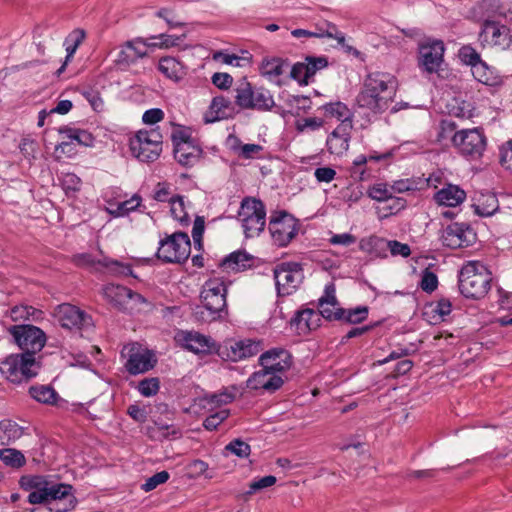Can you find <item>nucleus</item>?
Here are the masks:
<instances>
[{
    "instance_id": "obj_1",
    "label": "nucleus",
    "mask_w": 512,
    "mask_h": 512,
    "mask_svg": "<svg viewBox=\"0 0 512 512\" xmlns=\"http://www.w3.org/2000/svg\"><path fill=\"white\" fill-rule=\"evenodd\" d=\"M21 487L31 490L28 495L30 504H48V512H69L77 504L70 484L60 483L47 476H25L20 480Z\"/></svg>"
},
{
    "instance_id": "obj_2",
    "label": "nucleus",
    "mask_w": 512,
    "mask_h": 512,
    "mask_svg": "<svg viewBox=\"0 0 512 512\" xmlns=\"http://www.w3.org/2000/svg\"><path fill=\"white\" fill-rule=\"evenodd\" d=\"M396 94V82L392 76L385 73H371L363 83L356 101L359 107L373 113L386 111Z\"/></svg>"
},
{
    "instance_id": "obj_3",
    "label": "nucleus",
    "mask_w": 512,
    "mask_h": 512,
    "mask_svg": "<svg viewBox=\"0 0 512 512\" xmlns=\"http://www.w3.org/2000/svg\"><path fill=\"white\" fill-rule=\"evenodd\" d=\"M227 289L220 278L208 279L201 290L202 307H197L193 313L195 319L202 322H211L219 317L226 307Z\"/></svg>"
},
{
    "instance_id": "obj_4",
    "label": "nucleus",
    "mask_w": 512,
    "mask_h": 512,
    "mask_svg": "<svg viewBox=\"0 0 512 512\" xmlns=\"http://www.w3.org/2000/svg\"><path fill=\"white\" fill-rule=\"evenodd\" d=\"M491 273L479 261H469L460 270L459 290L466 298H483L491 288Z\"/></svg>"
},
{
    "instance_id": "obj_5",
    "label": "nucleus",
    "mask_w": 512,
    "mask_h": 512,
    "mask_svg": "<svg viewBox=\"0 0 512 512\" xmlns=\"http://www.w3.org/2000/svg\"><path fill=\"white\" fill-rule=\"evenodd\" d=\"M39 364L28 353L10 354L0 362V373L12 383L27 382L38 374Z\"/></svg>"
},
{
    "instance_id": "obj_6",
    "label": "nucleus",
    "mask_w": 512,
    "mask_h": 512,
    "mask_svg": "<svg viewBox=\"0 0 512 512\" xmlns=\"http://www.w3.org/2000/svg\"><path fill=\"white\" fill-rule=\"evenodd\" d=\"M191 251V242L185 232H175L160 240L156 256L164 263H183Z\"/></svg>"
},
{
    "instance_id": "obj_7",
    "label": "nucleus",
    "mask_w": 512,
    "mask_h": 512,
    "mask_svg": "<svg viewBox=\"0 0 512 512\" xmlns=\"http://www.w3.org/2000/svg\"><path fill=\"white\" fill-rule=\"evenodd\" d=\"M238 217L246 237L258 236L266 223L265 205L261 200L247 197L241 202Z\"/></svg>"
},
{
    "instance_id": "obj_8",
    "label": "nucleus",
    "mask_w": 512,
    "mask_h": 512,
    "mask_svg": "<svg viewBox=\"0 0 512 512\" xmlns=\"http://www.w3.org/2000/svg\"><path fill=\"white\" fill-rule=\"evenodd\" d=\"M8 333L12 336L14 343L23 351L32 357L40 352L46 344V334L42 329L31 324L13 325L8 328Z\"/></svg>"
},
{
    "instance_id": "obj_9",
    "label": "nucleus",
    "mask_w": 512,
    "mask_h": 512,
    "mask_svg": "<svg viewBox=\"0 0 512 512\" xmlns=\"http://www.w3.org/2000/svg\"><path fill=\"white\" fill-rule=\"evenodd\" d=\"M299 228V221L286 211L275 212L270 217L269 231L280 247L287 246L297 236Z\"/></svg>"
},
{
    "instance_id": "obj_10",
    "label": "nucleus",
    "mask_w": 512,
    "mask_h": 512,
    "mask_svg": "<svg viewBox=\"0 0 512 512\" xmlns=\"http://www.w3.org/2000/svg\"><path fill=\"white\" fill-rule=\"evenodd\" d=\"M479 39L484 47L507 50L512 45V31L500 21L488 18L482 23Z\"/></svg>"
},
{
    "instance_id": "obj_11",
    "label": "nucleus",
    "mask_w": 512,
    "mask_h": 512,
    "mask_svg": "<svg viewBox=\"0 0 512 512\" xmlns=\"http://www.w3.org/2000/svg\"><path fill=\"white\" fill-rule=\"evenodd\" d=\"M451 139L459 153L464 156L480 157L486 148V137L480 128L457 131Z\"/></svg>"
},
{
    "instance_id": "obj_12",
    "label": "nucleus",
    "mask_w": 512,
    "mask_h": 512,
    "mask_svg": "<svg viewBox=\"0 0 512 512\" xmlns=\"http://www.w3.org/2000/svg\"><path fill=\"white\" fill-rule=\"evenodd\" d=\"M303 278V269L299 263H282L274 269V279L279 296L291 295L302 283Z\"/></svg>"
},
{
    "instance_id": "obj_13",
    "label": "nucleus",
    "mask_w": 512,
    "mask_h": 512,
    "mask_svg": "<svg viewBox=\"0 0 512 512\" xmlns=\"http://www.w3.org/2000/svg\"><path fill=\"white\" fill-rule=\"evenodd\" d=\"M121 355L126 358L124 366L130 375L145 373L156 364L154 354L137 343L124 346Z\"/></svg>"
},
{
    "instance_id": "obj_14",
    "label": "nucleus",
    "mask_w": 512,
    "mask_h": 512,
    "mask_svg": "<svg viewBox=\"0 0 512 512\" xmlns=\"http://www.w3.org/2000/svg\"><path fill=\"white\" fill-rule=\"evenodd\" d=\"M262 348L261 341L244 339L219 346L217 354L224 360L237 362L257 355Z\"/></svg>"
},
{
    "instance_id": "obj_15",
    "label": "nucleus",
    "mask_w": 512,
    "mask_h": 512,
    "mask_svg": "<svg viewBox=\"0 0 512 512\" xmlns=\"http://www.w3.org/2000/svg\"><path fill=\"white\" fill-rule=\"evenodd\" d=\"M156 43H149L147 39L137 37L126 41L119 51L115 63L122 69H127L137 63L139 59L148 57L147 47H156Z\"/></svg>"
},
{
    "instance_id": "obj_16",
    "label": "nucleus",
    "mask_w": 512,
    "mask_h": 512,
    "mask_svg": "<svg viewBox=\"0 0 512 512\" xmlns=\"http://www.w3.org/2000/svg\"><path fill=\"white\" fill-rule=\"evenodd\" d=\"M175 340L186 350L195 354L217 353L218 345L210 337L196 331H180Z\"/></svg>"
},
{
    "instance_id": "obj_17",
    "label": "nucleus",
    "mask_w": 512,
    "mask_h": 512,
    "mask_svg": "<svg viewBox=\"0 0 512 512\" xmlns=\"http://www.w3.org/2000/svg\"><path fill=\"white\" fill-rule=\"evenodd\" d=\"M475 233L469 225L454 222L449 224L441 235L444 246L457 249L470 246L475 241Z\"/></svg>"
},
{
    "instance_id": "obj_18",
    "label": "nucleus",
    "mask_w": 512,
    "mask_h": 512,
    "mask_svg": "<svg viewBox=\"0 0 512 512\" xmlns=\"http://www.w3.org/2000/svg\"><path fill=\"white\" fill-rule=\"evenodd\" d=\"M57 317L61 326L67 329L80 330L91 323V317L86 312L68 303L58 306Z\"/></svg>"
},
{
    "instance_id": "obj_19",
    "label": "nucleus",
    "mask_w": 512,
    "mask_h": 512,
    "mask_svg": "<svg viewBox=\"0 0 512 512\" xmlns=\"http://www.w3.org/2000/svg\"><path fill=\"white\" fill-rule=\"evenodd\" d=\"M260 365L274 375L287 371L292 365L290 353L283 348H273L259 358Z\"/></svg>"
},
{
    "instance_id": "obj_20",
    "label": "nucleus",
    "mask_w": 512,
    "mask_h": 512,
    "mask_svg": "<svg viewBox=\"0 0 512 512\" xmlns=\"http://www.w3.org/2000/svg\"><path fill=\"white\" fill-rule=\"evenodd\" d=\"M104 298L118 310H126L129 300L144 301V298L131 289L116 284H107L102 288Z\"/></svg>"
},
{
    "instance_id": "obj_21",
    "label": "nucleus",
    "mask_w": 512,
    "mask_h": 512,
    "mask_svg": "<svg viewBox=\"0 0 512 512\" xmlns=\"http://www.w3.org/2000/svg\"><path fill=\"white\" fill-rule=\"evenodd\" d=\"M444 50L442 41L422 44L419 49V65L428 73L436 72L443 61Z\"/></svg>"
},
{
    "instance_id": "obj_22",
    "label": "nucleus",
    "mask_w": 512,
    "mask_h": 512,
    "mask_svg": "<svg viewBox=\"0 0 512 512\" xmlns=\"http://www.w3.org/2000/svg\"><path fill=\"white\" fill-rule=\"evenodd\" d=\"M353 124H339L328 136L326 145L331 154L343 155L349 148Z\"/></svg>"
},
{
    "instance_id": "obj_23",
    "label": "nucleus",
    "mask_w": 512,
    "mask_h": 512,
    "mask_svg": "<svg viewBox=\"0 0 512 512\" xmlns=\"http://www.w3.org/2000/svg\"><path fill=\"white\" fill-rule=\"evenodd\" d=\"M174 157L179 164L182 166H193L196 164L202 154L200 147L194 145L188 138H181V141H177L174 136Z\"/></svg>"
},
{
    "instance_id": "obj_24",
    "label": "nucleus",
    "mask_w": 512,
    "mask_h": 512,
    "mask_svg": "<svg viewBox=\"0 0 512 512\" xmlns=\"http://www.w3.org/2000/svg\"><path fill=\"white\" fill-rule=\"evenodd\" d=\"M284 384L280 375H274L262 368L254 372L247 380V387L252 390L263 389L268 392H275Z\"/></svg>"
},
{
    "instance_id": "obj_25",
    "label": "nucleus",
    "mask_w": 512,
    "mask_h": 512,
    "mask_svg": "<svg viewBox=\"0 0 512 512\" xmlns=\"http://www.w3.org/2000/svg\"><path fill=\"white\" fill-rule=\"evenodd\" d=\"M235 114L234 103L224 96H215L205 113L204 119L206 123H213L219 120L228 119Z\"/></svg>"
},
{
    "instance_id": "obj_26",
    "label": "nucleus",
    "mask_w": 512,
    "mask_h": 512,
    "mask_svg": "<svg viewBox=\"0 0 512 512\" xmlns=\"http://www.w3.org/2000/svg\"><path fill=\"white\" fill-rule=\"evenodd\" d=\"M130 149L133 155L142 162H153L157 160L162 151V147H158V144H154L148 141V139H139L137 138V134L130 142Z\"/></svg>"
},
{
    "instance_id": "obj_27",
    "label": "nucleus",
    "mask_w": 512,
    "mask_h": 512,
    "mask_svg": "<svg viewBox=\"0 0 512 512\" xmlns=\"http://www.w3.org/2000/svg\"><path fill=\"white\" fill-rule=\"evenodd\" d=\"M319 321V314L313 309L306 308L296 312L290 320V325L295 327L298 334H307L319 326Z\"/></svg>"
},
{
    "instance_id": "obj_28",
    "label": "nucleus",
    "mask_w": 512,
    "mask_h": 512,
    "mask_svg": "<svg viewBox=\"0 0 512 512\" xmlns=\"http://www.w3.org/2000/svg\"><path fill=\"white\" fill-rule=\"evenodd\" d=\"M434 198L440 205L455 207L465 200L466 193L459 186L449 184L436 192Z\"/></svg>"
},
{
    "instance_id": "obj_29",
    "label": "nucleus",
    "mask_w": 512,
    "mask_h": 512,
    "mask_svg": "<svg viewBox=\"0 0 512 512\" xmlns=\"http://www.w3.org/2000/svg\"><path fill=\"white\" fill-rule=\"evenodd\" d=\"M24 428L10 419L0 421V445L8 446L20 439Z\"/></svg>"
},
{
    "instance_id": "obj_30",
    "label": "nucleus",
    "mask_w": 512,
    "mask_h": 512,
    "mask_svg": "<svg viewBox=\"0 0 512 512\" xmlns=\"http://www.w3.org/2000/svg\"><path fill=\"white\" fill-rule=\"evenodd\" d=\"M10 318L14 322H37L43 319V311L29 305H16L10 309Z\"/></svg>"
},
{
    "instance_id": "obj_31",
    "label": "nucleus",
    "mask_w": 512,
    "mask_h": 512,
    "mask_svg": "<svg viewBox=\"0 0 512 512\" xmlns=\"http://www.w3.org/2000/svg\"><path fill=\"white\" fill-rule=\"evenodd\" d=\"M251 94H243L242 95V103L245 101V105L248 107H251V110H257V111H269L275 104L273 96L271 93L264 89V88H257L256 92V100L255 102H250L246 99H248L247 96H250Z\"/></svg>"
},
{
    "instance_id": "obj_32",
    "label": "nucleus",
    "mask_w": 512,
    "mask_h": 512,
    "mask_svg": "<svg viewBox=\"0 0 512 512\" xmlns=\"http://www.w3.org/2000/svg\"><path fill=\"white\" fill-rule=\"evenodd\" d=\"M322 109L325 112V116L328 118H336L341 121L340 124L346 122L352 124L353 114L350 109L342 102H334L325 104Z\"/></svg>"
},
{
    "instance_id": "obj_33",
    "label": "nucleus",
    "mask_w": 512,
    "mask_h": 512,
    "mask_svg": "<svg viewBox=\"0 0 512 512\" xmlns=\"http://www.w3.org/2000/svg\"><path fill=\"white\" fill-rule=\"evenodd\" d=\"M252 259L253 258L244 251H235L225 257L221 261L220 266L240 271L250 267Z\"/></svg>"
},
{
    "instance_id": "obj_34",
    "label": "nucleus",
    "mask_w": 512,
    "mask_h": 512,
    "mask_svg": "<svg viewBox=\"0 0 512 512\" xmlns=\"http://www.w3.org/2000/svg\"><path fill=\"white\" fill-rule=\"evenodd\" d=\"M288 66L289 63L281 58H265L260 66V71L263 76L273 79L281 76Z\"/></svg>"
},
{
    "instance_id": "obj_35",
    "label": "nucleus",
    "mask_w": 512,
    "mask_h": 512,
    "mask_svg": "<svg viewBox=\"0 0 512 512\" xmlns=\"http://www.w3.org/2000/svg\"><path fill=\"white\" fill-rule=\"evenodd\" d=\"M475 213L482 217L493 215L499 208L498 199L494 194L482 195L478 203L473 205Z\"/></svg>"
},
{
    "instance_id": "obj_36",
    "label": "nucleus",
    "mask_w": 512,
    "mask_h": 512,
    "mask_svg": "<svg viewBox=\"0 0 512 512\" xmlns=\"http://www.w3.org/2000/svg\"><path fill=\"white\" fill-rule=\"evenodd\" d=\"M158 69L166 77L178 80L181 78L182 65L173 57H163L160 59Z\"/></svg>"
},
{
    "instance_id": "obj_37",
    "label": "nucleus",
    "mask_w": 512,
    "mask_h": 512,
    "mask_svg": "<svg viewBox=\"0 0 512 512\" xmlns=\"http://www.w3.org/2000/svg\"><path fill=\"white\" fill-rule=\"evenodd\" d=\"M367 163L368 158L365 155H359L355 158L350 168V175L354 180L365 181L372 176L371 170L366 167Z\"/></svg>"
},
{
    "instance_id": "obj_38",
    "label": "nucleus",
    "mask_w": 512,
    "mask_h": 512,
    "mask_svg": "<svg viewBox=\"0 0 512 512\" xmlns=\"http://www.w3.org/2000/svg\"><path fill=\"white\" fill-rule=\"evenodd\" d=\"M0 460L12 468H20L26 463L22 452L14 448L0 449Z\"/></svg>"
},
{
    "instance_id": "obj_39",
    "label": "nucleus",
    "mask_w": 512,
    "mask_h": 512,
    "mask_svg": "<svg viewBox=\"0 0 512 512\" xmlns=\"http://www.w3.org/2000/svg\"><path fill=\"white\" fill-rule=\"evenodd\" d=\"M59 132L62 134H66V136L71 139L77 141L80 145L83 146H91L94 141V137L91 133L86 130L74 129L70 127H61Z\"/></svg>"
},
{
    "instance_id": "obj_40",
    "label": "nucleus",
    "mask_w": 512,
    "mask_h": 512,
    "mask_svg": "<svg viewBox=\"0 0 512 512\" xmlns=\"http://www.w3.org/2000/svg\"><path fill=\"white\" fill-rule=\"evenodd\" d=\"M235 104L240 107L241 109H250L251 110V107H248L245 105V102L242 103V95L243 94H251L250 96H247L248 97V101L250 102H255L256 100V92H257V88H253L252 85L247 82L246 80H243L242 82L239 83V85L237 86V88L235 89Z\"/></svg>"
},
{
    "instance_id": "obj_41",
    "label": "nucleus",
    "mask_w": 512,
    "mask_h": 512,
    "mask_svg": "<svg viewBox=\"0 0 512 512\" xmlns=\"http://www.w3.org/2000/svg\"><path fill=\"white\" fill-rule=\"evenodd\" d=\"M29 393L35 400L44 404H52L57 398V393L49 386H33Z\"/></svg>"
},
{
    "instance_id": "obj_42",
    "label": "nucleus",
    "mask_w": 512,
    "mask_h": 512,
    "mask_svg": "<svg viewBox=\"0 0 512 512\" xmlns=\"http://www.w3.org/2000/svg\"><path fill=\"white\" fill-rule=\"evenodd\" d=\"M385 244V239L372 235L360 240L359 249L369 254H377L380 250H385Z\"/></svg>"
},
{
    "instance_id": "obj_43",
    "label": "nucleus",
    "mask_w": 512,
    "mask_h": 512,
    "mask_svg": "<svg viewBox=\"0 0 512 512\" xmlns=\"http://www.w3.org/2000/svg\"><path fill=\"white\" fill-rule=\"evenodd\" d=\"M171 215L182 225H187L189 222V216L184 208V201L182 196H174L170 198Z\"/></svg>"
},
{
    "instance_id": "obj_44",
    "label": "nucleus",
    "mask_w": 512,
    "mask_h": 512,
    "mask_svg": "<svg viewBox=\"0 0 512 512\" xmlns=\"http://www.w3.org/2000/svg\"><path fill=\"white\" fill-rule=\"evenodd\" d=\"M70 37L73 39V44L72 45H68L66 47V52H67V55H66V58H65V61L64 63L62 64V66L57 70V75H60L64 72L65 68H66V65L67 63L70 61V59L73 57L74 53L76 52L78 46L82 43V41L84 40L85 38V32L83 30H80V29H76L72 32V34L70 35Z\"/></svg>"
},
{
    "instance_id": "obj_45",
    "label": "nucleus",
    "mask_w": 512,
    "mask_h": 512,
    "mask_svg": "<svg viewBox=\"0 0 512 512\" xmlns=\"http://www.w3.org/2000/svg\"><path fill=\"white\" fill-rule=\"evenodd\" d=\"M213 59L227 65L242 67L250 63V57L229 54L223 51H217L213 54Z\"/></svg>"
},
{
    "instance_id": "obj_46",
    "label": "nucleus",
    "mask_w": 512,
    "mask_h": 512,
    "mask_svg": "<svg viewBox=\"0 0 512 512\" xmlns=\"http://www.w3.org/2000/svg\"><path fill=\"white\" fill-rule=\"evenodd\" d=\"M160 381L157 377L145 378L138 384V391L144 397H151L158 393Z\"/></svg>"
},
{
    "instance_id": "obj_47",
    "label": "nucleus",
    "mask_w": 512,
    "mask_h": 512,
    "mask_svg": "<svg viewBox=\"0 0 512 512\" xmlns=\"http://www.w3.org/2000/svg\"><path fill=\"white\" fill-rule=\"evenodd\" d=\"M368 317V307L359 306L354 309H345L344 320L349 324H358L366 320Z\"/></svg>"
},
{
    "instance_id": "obj_48",
    "label": "nucleus",
    "mask_w": 512,
    "mask_h": 512,
    "mask_svg": "<svg viewBox=\"0 0 512 512\" xmlns=\"http://www.w3.org/2000/svg\"><path fill=\"white\" fill-rule=\"evenodd\" d=\"M459 58L463 63L470 65L472 69L483 62L479 53L473 47L468 45L463 46L459 50Z\"/></svg>"
},
{
    "instance_id": "obj_49",
    "label": "nucleus",
    "mask_w": 512,
    "mask_h": 512,
    "mask_svg": "<svg viewBox=\"0 0 512 512\" xmlns=\"http://www.w3.org/2000/svg\"><path fill=\"white\" fill-rule=\"evenodd\" d=\"M392 195L391 187L387 184H375L368 190V196L378 202H385Z\"/></svg>"
},
{
    "instance_id": "obj_50",
    "label": "nucleus",
    "mask_w": 512,
    "mask_h": 512,
    "mask_svg": "<svg viewBox=\"0 0 512 512\" xmlns=\"http://www.w3.org/2000/svg\"><path fill=\"white\" fill-rule=\"evenodd\" d=\"M81 184V179L74 173H67L61 179V186L67 195L80 191Z\"/></svg>"
},
{
    "instance_id": "obj_51",
    "label": "nucleus",
    "mask_w": 512,
    "mask_h": 512,
    "mask_svg": "<svg viewBox=\"0 0 512 512\" xmlns=\"http://www.w3.org/2000/svg\"><path fill=\"white\" fill-rule=\"evenodd\" d=\"M225 450L240 457L246 458L250 455V445L240 439H235L225 446Z\"/></svg>"
},
{
    "instance_id": "obj_52",
    "label": "nucleus",
    "mask_w": 512,
    "mask_h": 512,
    "mask_svg": "<svg viewBox=\"0 0 512 512\" xmlns=\"http://www.w3.org/2000/svg\"><path fill=\"white\" fill-rule=\"evenodd\" d=\"M229 410L224 409L220 410L214 414L209 415L203 421V426L206 430L213 431L217 429V427L228 418Z\"/></svg>"
},
{
    "instance_id": "obj_53",
    "label": "nucleus",
    "mask_w": 512,
    "mask_h": 512,
    "mask_svg": "<svg viewBox=\"0 0 512 512\" xmlns=\"http://www.w3.org/2000/svg\"><path fill=\"white\" fill-rule=\"evenodd\" d=\"M170 475L167 471L163 470L149 477L144 484L141 485V489L145 492L154 490L158 485L168 481Z\"/></svg>"
},
{
    "instance_id": "obj_54",
    "label": "nucleus",
    "mask_w": 512,
    "mask_h": 512,
    "mask_svg": "<svg viewBox=\"0 0 512 512\" xmlns=\"http://www.w3.org/2000/svg\"><path fill=\"white\" fill-rule=\"evenodd\" d=\"M319 317L322 316L327 320H342L344 318L345 309L340 307H332L331 305L319 306Z\"/></svg>"
},
{
    "instance_id": "obj_55",
    "label": "nucleus",
    "mask_w": 512,
    "mask_h": 512,
    "mask_svg": "<svg viewBox=\"0 0 512 512\" xmlns=\"http://www.w3.org/2000/svg\"><path fill=\"white\" fill-rule=\"evenodd\" d=\"M438 286V278L435 273L431 272L429 269H425L422 274L420 287L423 291L427 293H432L437 289Z\"/></svg>"
},
{
    "instance_id": "obj_56",
    "label": "nucleus",
    "mask_w": 512,
    "mask_h": 512,
    "mask_svg": "<svg viewBox=\"0 0 512 512\" xmlns=\"http://www.w3.org/2000/svg\"><path fill=\"white\" fill-rule=\"evenodd\" d=\"M309 69H307L305 62H298L294 64L291 68V78L298 81L300 84H308L309 78Z\"/></svg>"
},
{
    "instance_id": "obj_57",
    "label": "nucleus",
    "mask_w": 512,
    "mask_h": 512,
    "mask_svg": "<svg viewBox=\"0 0 512 512\" xmlns=\"http://www.w3.org/2000/svg\"><path fill=\"white\" fill-rule=\"evenodd\" d=\"M306 67L307 69H309V76L312 77L315 75V73L318 71V70H321L325 67H327L328 65V60L326 57L324 56H321V57H314V56H308L306 57Z\"/></svg>"
},
{
    "instance_id": "obj_58",
    "label": "nucleus",
    "mask_w": 512,
    "mask_h": 512,
    "mask_svg": "<svg viewBox=\"0 0 512 512\" xmlns=\"http://www.w3.org/2000/svg\"><path fill=\"white\" fill-rule=\"evenodd\" d=\"M385 249H389L393 256L401 255L402 257H408L411 254L410 247L407 244L396 240H386Z\"/></svg>"
},
{
    "instance_id": "obj_59",
    "label": "nucleus",
    "mask_w": 512,
    "mask_h": 512,
    "mask_svg": "<svg viewBox=\"0 0 512 512\" xmlns=\"http://www.w3.org/2000/svg\"><path fill=\"white\" fill-rule=\"evenodd\" d=\"M472 73L479 82L486 85H494L489 69L484 62L476 65V67L472 69Z\"/></svg>"
},
{
    "instance_id": "obj_60",
    "label": "nucleus",
    "mask_w": 512,
    "mask_h": 512,
    "mask_svg": "<svg viewBox=\"0 0 512 512\" xmlns=\"http://www.w3.org/2000/svg\"><path fill=\"white\" fill-rule=\"evenodd\" d=\"M336 289L333 283L326 285L324 295L319 299L318 306L331 305L332 307L338 306L336 298Z\"/></svg>"
},
{
    "instance_id": "obj_61",
    "label": "nucleus",
    "mask_w": 512,
    "mask_h": 512,
    "mask_svg": "<svg viewBox=\"0 0 512 512\" xmlns=\"http://www.w3.org/2000/svg\"><path fill=\"white\" fill-rule=\"evenodd\" d=\"M499 158L502 166L512 170V139L501 146Z\"/></svg>"
},
{
    "instance_id": "obj_62",
    "label": "nucleus",
    "mask_w": 512,
    "mask_h": 512,
    "mask_svg": "<svg viewBox=\"0 0 512 512\" xmlns=\"http://www.w3.org/2000/svg\"><path fill=\"white\" fill-rule=\"evenodd\" d=\"M171 197L170 185L166 182H159L155 187L153 198L159 202L168 201L170 203Z\"/></svg>"
},
{
    "instance_id": "obj_63",
    "label": "nucleus",
    "mask_w": 512,
    "mask_h": 512,
    "mask_svg": "<svg viewBox=\"0 0 512 512\" xmlns=\"http://www.w3.org/2000/svg\"><path fill=\"white\" fill-rule=\"evenodd\" d=\"M141 203V197L137 194L133 195L131 199L121 202L118 205V215H124L130 211L135 210Z\"/></svg>"
},
{
    "instance_id": "obj_64",
    "label": "nucleus",
    "mask_w": 512,
    "mask_h": 512,
    "mask_svg": "<svg viewBox=\"0 0 512 512\" xmlns=\"http://www.w3.org/2000/svg\"><path fill=\"white\" fill-rule=\"evenodd\" d=\"M212 83L219 89H229L233 83V78L228 73H215L212 76Z\"/></svg>"
}]
</instances>
